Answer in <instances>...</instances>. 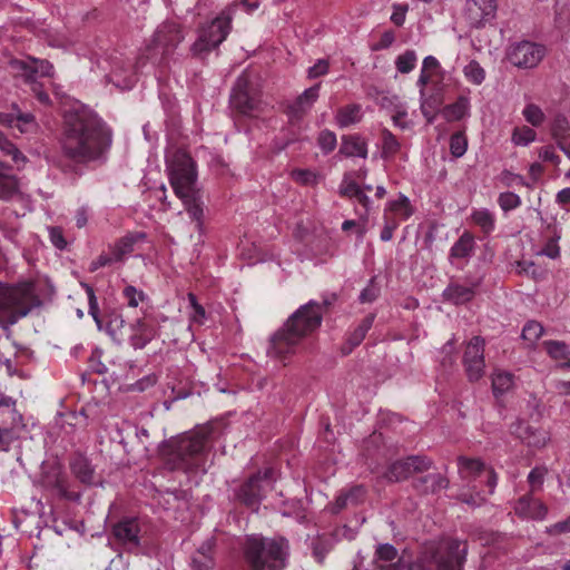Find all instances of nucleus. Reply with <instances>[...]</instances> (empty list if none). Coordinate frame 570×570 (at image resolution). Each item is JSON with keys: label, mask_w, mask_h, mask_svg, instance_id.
<instances>
[{"label": "nucleus", "mask_w": 570, "mask_h": 570, "mask_svg": "<svg viewBox=\"0 0 570 570\" xmlns=\"http://www.w3.org/2000/svg\"><path fill=\"white\" fill-rule=\"evenodd\" d=\"M471 218L473 223L476 224L485 234H490L495 227V218L493 214L487 208L474 210L471 214Z\"/></svg>", "instance_id": "obj_39"}, {"label": "nucleus", "mask_w": 570, "mask_h": 570, "mask_svg": "<svg viewBox=\"0 0 570 570\" xmlns=\"http://www.w3.org/2000/svg\"><path fill=\"white\" fill-rule=\"evenodd\" d=\"M463 366L470 382L479 381L484 374V340L474 336L468 343L463 354Z\"/></svg>", "instance_id": "obj_13"}, {"label": "nucleus", "mask_w": 570, "mask_h": 570, "mask_svg": "<svg viewBox=\"0 0 570 570\" xmlns=\"http://www.w3.org/2000/svg\"><path fill=\"white\" fill-rule=\"evenodd\" d=\"M498 203L503 212H510L521 205V198L512 191H505L499 195Z\"/></svg>", "instance_id": "obj_51"}, {"label": "nucleus", "mask_w": 570, "mask_h": 570, "mask_svg": "<svg viewBox=\"0 0 570 570\" xmlns=\"http://www.w3.org/2000/svg\"><path fill=\"white\" fill-rule=\"evenodd\" d=\"M115 539L128 551L140 546V527L136 518H125L112 527Z\"/></svg>", "instance_id": "obj_15"}, {"label": "nucleus", "mask_w": 570, "mask_h": 570, "mask_svg": "<svg viewBox=\"0 0 570 570\" xmlns=\"http://www.w3.org/2000/svg\"><path fill=\"white\" fill-rule=\"evenodd\" d=\"M568 532H570V515L566 520L559 521L547 528V533L550 535H558Z\"/></svg>", "instance_id": "obj_64"}, {"label": "nucleus", "mask_w": 570, "mask_h": 570, "mask_svg": "<svg viewBox=\"0 0 570 570\" xmlns=\"http://www.w3.org/2000/svg\"><path fill=\"white\" fill-rule=\"evenodd\" d=\"M62 155L73 164L58 163L63 173H75L78 164L101 159L111 146V131L94 112L79 110L66 117L60 140Z\"/></svg>", "instance_id": "obj_1"}, {"label": "nucleus", "mask_w": 570, "mask_h": 570, "mask_svg": "<svg viewBox=\"0 0 570 570\" xmlns=\"http://www.w3.org/2000/svg\"><path fill=\"white\" fill-rule=\"evenodd\" d=\"M129 343L135 350L144 348L157 335L155 323L151 318H137L129 324Z\"/></svg>", "instance_id": "obj_17"}, {"label": "nucleus", "mask_w": 570, "mask_h": 570, "mask_svg": "<svg viewBox=\"0 0 570 570\" xmlns=\"http://www.w3.org/2000/svg\"><path fill=\"white\" fill-rule=\"evenodd\" d=\"M350 505H357L365 500L366 489L363 485H354L348 491H343Z\"/></svg>", "instance_id": "obj_55"}, {"label": "nucleus", "mask_w": 570, "mask_h": 570, "mask_svg": "<svg viewBox=\"0 0 570 570\" xmlns=\"http://www.w3.org/2000/svg\"><path fill=\"white\" fill-rule=\"evenodd\" d=\"M230 20L225 17H216L207 26L200 28L197 40L190 47L193 57L204 58L216 49L228 36Z\"/></svg>", "instance_id": "obj_8"}, {"label": "nucleus", "mask_w": 570, "mask_h": 570, "mask_svg": "<svg viewBox=\"0 0 570 570\" xmlns=\"http://www.w3.org/2000/svg\"><path fill=\"white\" fill-rule=\"evenodd\" d=\"M124 296L128 301V305L130 307H137L139 302L145 298V294L141 291H138L135 286L128 285L124 289Z\"/></svg>", "instance_id": "obj_61"}, {"label": "nucleus", "mask_w": 570, "mask_h": 570, "mask_svg": "<svg viewBox=\"0 0 570 570\" xmlns=\"http://www.w3.org/2000/svg\"><path fill=\"white\" fill-rule=\"evenodd\" d=\"M18 193V181L10 174V167L0 161V199L9 200Z\"/></svg>", "instance_id": "obj_32"}, {"label": "nucleus", "mask_w": 570, "mask_h": 570, "mask_svg": "<svg viewBox=\"0 0 570 570\" xmlns=\"http://www.w3.org/2000/svg\"><path fill=\"white\" fill-rule=\"evenodd\" d=\"M374 318V314L366 315L360 322V324L351 333H348L344 344L341 347V352L343 355H348L356 346H358L363 342L367 332L371 330L373 325Z\"/></svg>", "instance_id": "obj_24"}, {"label": "nucleus", "mask_w": 570, "mask_h": 570, "mask_svg": "<svg viewBox=\"0 0 570 570\" xmlns=\"http://www.w3.org/2000/svg\"><path fill=\"white\" fill-rule=\"evenodd\" d=\"M547 50L544 46L523 40L509 47L507 58L514 67L531 69L541 62Z\"/></svg>", "instance_id": "obj_12"}, {"label": "nucleus", "mask_w": 570, "mask_h": 570, "mask_svg": "<svg viewBox=\"0 0 570 570\" xmlns=\"http://www.w3.org/2000/svg\"><path fill=\"white\" fill-rule=\"evenodd\" d=\"M539 158L543 161H549L554 165H559L561 161L560 156L556 153L554 147L552 145H548L540 148Z\"/></svg>", "instance_id": "obj_63"}, {"label": "nucleus", "mask_w": 570, "mask_h": 570, "mask_svg": "<svg viewBox=\"0 0 570 570\" xmlns=\"http://www.w3.org/2000/svg\"><path fill=\"white\" fill-rule=\"evenodd\" d=\"M330 70V62L327 59H318L312 67L307 70V77L309 79H315L321 76H324Z\"/></svg>", "instance_id": "obj_58"}, {"label": "nucleus", "mask_w": 570, "mask_h": 570, "mask_svg": "<svg viewBox=\"0 0 570 570\" xmlns=\"http://www.w3.org/2000/svg\"><path fill=\"white\" fill-rule=\"evenodd\" d=\"M321 324L322 305L312 299L295 311L271 337L267 355L277 360L293 355L302 340L316 331Z\"/></svg>", "instance_id": "obj_2"}, {"label": "nucleus", "mask_w": 570, "mask_h": 570, "mask_svg": "<svg viewBox=\"0 0 570 570\" xmlns=\"http://www.w3.org/2000/svg\"><path fill=\"white\" fill-rule=\"evenodd\" d=\"M0 125L18 128L20 132H28L36 127L35 116L22 112L17 105H12L11 112H0Z\"/></svg>", "instance_id": "obj_20"}, {"label": "nucleus", "mask_w": 570, "mask_h": 570, "mask_svg": "<svg viewBox=\"0 0 570 570\" xmlns=\"http://www.w3.org/2000/svg\"><path fill=\"white\" fill-rule=\"evenodd\" d=\"M519 438L529 446L541 448L548 441V433L531 425L519 426Z\"/></svg>", "instance_id": "obj_35"}, {"label": "nucleus", "mask_w": 570, "mask_h": 570, "mask_svg": "<svg viewBox=\"0 0 570 570\" xmlns=\"http://www.w3.org/2000/svg\"><path fill=\"white\" fill-rule=\"evenodd\" d=\"M495 0H466L464 16L472 28H480L495 17Z\"/></svg>", "instance_id": "obj_14"}, {"label": "nucleus", "mask_w": 570, "mask_h": 570, "mask_svg": "<svg viewBox=\"0 0 570 570\" xmlns=\"http://www.w3.org/2000/svg\"><path fill=\"white\" fill-rule=\"evenodd\" d=\"M147 234L144 232H130L110 245L109 250L115 254L114 259H118L120 263L135 250L137 244L145 242Z\"/></svg>", "instance_id": "obj_23"}, {"label": "nucleus", "mask_w": 570, "mask_h": 570, "mask_svg": "<svg viewBox=\"0 0 570 570\" xmlns=\"http://www.w3.org/2000/svg\"><path fill=\"white\" fill-rule=\"evenodd\" d=\"M470 99L465 96H460L453 104L446 105L442 115L446 121H459L469 115Z\"/></svg>", "instance_id": "obj_34"}, {"label": "nucleus", "mask_w": 570, "mask_h": 570, "mask_svg": "<svg viewBox=\"0 0 570 570\" xmlns=\"http://www.w3.org/2000/svg\"><path fill=\"white\" fill-rule=\"evenodd\" d=\"M321 82L307 88L294 102L288 105L287 114L292 119H301L318 98Z\"/></svg>", "instance_id": "obj_19"}, {"label": "nucleus", "mask_w": 570, "mask_h": 570, "mask_svg": "<svg viewBox=\"0 0 570 570\" xmlns=\"http://www.w3.org/2000/svg\"><path fill=\"white\" fill-rule=\"evenodd\" d=\"M468 553L466 542L449 538L426 546L416 559L417 570H463Z\"/></svg>", "instance_id": "obj_6"}, {"label": "nucleus", "mask_w": 570, "mask_h": 570, "mask_svg": "<svg viewBox=\"0 0 570 570\" xmlns=\"http://www.w3.org/2000/svg\"><path fill=\"white\" fill-rule=\"evenodd\" d=\"M433 466V461L425 455H410L391 463L383 478L391 483L409 479L414 473H423Z\"/></svg>", "instance_id": "obj_11"}, {"label": "nucleus", "mask_w": 570, "mask_h": 570, "mask_svg": "<svg viewBox=\"0 0 570 570\" xmlns=\"http://www.w3.org/2000/svg\"><path fill=\"white\" fill-rule=\"evenodd\" d=\"M550 134L556 144L570 139V122L563 114H557L550 126Z\"/></svg>", "instance_id": "obj_37"}, {"label": "nucleus", "mask_w": 570, "mask_h": 570, "mask_svg": "<svg viewBox=\"0 0 570 570\" xmlns=\"http://www.w3.org/2000/svg\"><path fill=\"white\" fill-rule=\"evenodd\" d=\"M463 75L470 83L475 86H480L481 83H483L487 76L485 70L474 59L464 66Z\"/></svg>", "instance_id": "obj_40"}, {"label": "nucleus", "mask_w": 570, "mask_h": 570, "mask_svg": "<svg viewBox=\"0 0 570 570\" xmlns=\"http://www.w3.org/2000/svg\"><path fill=\"white\" fill-rule=\"evenodd\" d=\"M275 471L272 468L257 472L244 482L236 492V498L248 508H256L267 490H272L275 482Z\"/></svg>", "instance_id": "obj_9"}, {"label": "nucleus", "mask_w": 570, "mask_h": 570, "mask_svg": "<svg viewBox=\"0 0 570 570\" xmlns=\"http://www.w3.org/2000/svg\"><path fill=\"white\" fill-rule=\"evenodd\" d=\"M401 149V144L397 138L389 130H382V157L387 158L397 154Z\"/></svg>", "instance_id": "obj_41"}, {"label": "nucleus", "mask_w": 570, "mask_h": 570, "mask_svg": "<svg viewBox=\"0 0 570 570\" xmlns=\"http://www.w3.org/2000/svg\"><path fill=\"white\" fill-rule=\"evenodd\" d=\"M81 286L86 289V293L88 295V303H89V314L92 316V318L95 320L98 328H101L102 327V321L99 316V307H98V301H97V297L95 295V291L94 288L86 284V283H81Z\"/></svg>", "instance_id": "obj_48"}, {"label": "nucleus", "mask_w": 570, "mask_h": 570, "mask_svg": "<svg viewBox=\"0 0 570 570\" xmlns=\"http://www.w3.org/2000/svg\"><path fill=\"white\" fill-rule=\"evenodd\" d=\"M187 297H188V302L193 308L190 320L194 323L203 324L206 318L205 308L197 302V297L194 293H188Z\"/></svg>", "instance_id": "obj_54"}, {"label": "nucleus", "mask_w": 570, "mask_h": 570, "mask_svg": "<svg viewBox=\"0 0 570 570\" xmlns=\"http://www.w3.org/2000/svg\"><path fill=\"white\" fill-rule=\"evenodd\" d=\"M0 420L2 425L12 428L13 431L24 428L23 416L17 410V401L7 395L0 396Z\"/></svg>", "instance_id": "obj_18"}, {"label": "nucleus", "mask_w": 570, "mask_h": 570, "mask_svg": "<svg viewBox=\"0 0 570 570\" xmlns=\"http://www.w3.org/2000/svg\"><path fill=\"white\" fill-rule=\"evenodd\" d=\"M293 178L302 185H315L317 175L308 169H296L292 173Z\"/></svg>", "instance_id": "obj_57"}, {"label": "nucleus", "mask_w": 570, "mask_h": 570, "mask_svg": "<svg viewBox=\"0 0 570 570\" xmlns=\"http://www.w3.org/2000/svg\"><path fill=\"white\" fill-rule=\"evenodd\" d=\"M458 465L462 479L479 478L485 473L487 469L489 468L482 460L466 456H459Z\"/></svg>", "instance_id": "obj_33"}, {"label": "nucleus", "mask_w": 570, "mask_h": 570, "mask_svg": "<svg viewBox=\"0 0 570 570\" xmlns=\"http://www.w3.org/2000/svg\"><path fill=\"white\" fill-rule=\"evenodd\" d=\"M513 385V375L507 372H500L492 377V390L494 395H502Z\"/></svg>", "instance_id": "obj_42"}, {"label": "nucleus", "mask_w": 570, "mask_h": 570, "mask_svg": "<svg viewBox=\"0 0 570 570\" xmlns=\"http://www.w3.org/2000/svg\"><path fill=\"white\" fill-rule=\"evenodd\" d=\"M514 510L517 514L530 519H543L548 512L543 503L530 497L520 498Z\"/></svg>", "instance_id": "obj_27"}, {"label": "nucleus", "mask_w": 570, "mask_h": 570, "mask_svg": "<svg viewBox=\"0 0 570 570\" xmlns=\"http://www.w3.org/2000/svg\"><path fill=\"white\" fill-rule=\"evenodd\" d=\"M0 149L3 154L11 156L14 163H18L20 159L24 160V156L19 151L13 142H11L7 136L0 131Z\"/></svg>", "instance_id": "obj_52"}, {"label": "nucleus", "mask_w": 570, "mask_h": 570, "mask_svg": "<svg viewBox=\"0 0 570 570\" xmlns=\"http://www.w3.org/2000/svg\"><path fill=\"white\" fill-rule=\"evenodd\" d=\"M116 87L126 90L130 89L136 82V76L131 62L121 65L120 67L115 66L108 76Z\"/></svg>", "instance_id": "obj_29"}, {"label": "nucleus", "mask_w": 570, "mask_h": 570, "mask_svg": "<svg viewBox=\"0 0 570 570\" xmlns=\"http://www.w3.org/2000/svg\"><path fill=\"white\" fill-rule=\"evenodd\" d=\"M548 354L554 360L567 361L570 352L567 348V345L562 342L558 341H548L544 343Z\"/></svg>", "instance_id": "obj_49"}, {"label": "nucleus", "mask_w": 570, "mask_h": 570, "mask_svg": "<svg viewBox=\"0 0 570 570\" xmlns=\"http://www.w3.org/2000/svg\"><path fill=\"white\" fill-rule=\"evenodd\" d=\"M41 304L31 283L0 282V325L8 330Z\"/></svg>", "instance_id": "obj_5"}, {"label": "nucleus", "mask_w": 570, "mask_h": 570, "mask_svg": "<svg viewBox=\"0 0 570 570\" xmlns=\"http://www.w3.org/2000/svg\"><path fill=\"white\" fill-rule=\"evenodd\" d=\"M69 468L73 476L85 485L95 484V468L82 453H73L69 459Z\"/></svg>", "instance_id": "obj_21"}, {"label": "nucleus", "mask_w": 570, "mask_h": 570, "mask_svg": "<svg viewBox=\"0 0 570 570\" xmlns=\"http://www.w3.org/2000/svg\"><path fill=\"white\" fill-rule=\"evenodd\" d=\"M167 170L170 185L189 214L200 227L204 217L202 195L196 187V164L185 150L177 149L167 157Z\"/></svg>", "instance_id": "obj_4"}, {"label": "nucleus", "mask_w": 570, "mask_h": 570, "mask_svg": "<svg viewBox=\"0 0 570 570\" xmlns=\"http://www.w3.org/2000/svg\"><path fill=\"white\" fill-rule=\"evenodd\" d=\"M397 550L394 546L390 544V543H380L377 544L376 547V550H375V562L377 563V566L380 564L379 562L381 561H384V562H393V561H397L400 558H397Z\"/></svg>", "instance_id": "obj_46"}, {"label": "nucleus", "mask_w": 570, "mask_h": 570, "mask_svg": "<svg viewBox=\"0 0 570 570\" xmlns=\"http://www.w3.org/2000/svg\"><path fill=\"white\" fill-rule=\"evenodd\" d=\"M522 116L533 127H540L546 120L544 112L535 104H528L522 110Z\"/></svg>", "instance_id": "obj_44"}, {"label": "nucleus", "mask_w": 570, "mask_h": 570, "mask_svg": "<svg viewBox=\"0 0 570 570\" xmlns=\"http://www.w3.org/2000/svg\"><path fill=\"white\" fill-rule=\"evenodd\" d=\"M47 487L55 490L58 495L65 500L79 502L81 499L80 491L70 489V482L67 475L60 471L47 478Z\"/></svg>", "instance_id": "obj_26"}, {"label": "nucleus", "mask_w": 570, "mask_h": 570, "mask_svg": "<svg viewBox=\"0 0 570 570\" xmlns=\"http://www.w3.org/2000/svg\"><path fill=\"white\" fill-rule=\"evenodd\" d=\"M475 247L474 236L464 232L450 249V259H462L472 256Z\"/></svg>", "instance_id": "obj_31"}, {"label": "nucleus", "mask_w": 570, "mask_h": 570, "mask_svg": "<svg viewBox=\"0 0 570 570\" xmlns=\"http://www.w3.org/2000/svg\"><path fill=\"white\" fill-rule=\"evenodd\" d=\"M468 148V140L463 132H454L450 138V151L455 158L462 157Z\"/></svg>", "instance_id": "obj_47"}, {"label": "nucleus", "mask_w": 570, "mask_h": 570, "mask_svg": "<svg viewBox=\"0 0 570 570\" xmlns=\"http://www.w3.org/2000/svg\"><path fill=\"white\" fill-rule=\"evenodd\" d=\"M417 57L414 50H406L395 60V67L401 73H409L415 67Z\"/></svg>", "instance_id": "obj_45"}, {"label": "nucleus", "mask_w": 570, "mask_h": 570, "mask_svg": "<svg viewBox=\"0 0 570 570\" xmlns=\"http://www.w3.org/2000/svg\"><path fill=\"white\" fill-rule=\"evenodd\" d=\"M537 132L532 128L522 126L513 129L511 140L517 146H527L534 141Z\"/></svg>", "instance_id": "obj_43"}, {"label": "nucleus", "mask_w": 570, "mask_h": 570, "mask_svg": "<svg viewBox=\"0 0 570 570\" xmlns=\"http://www.w3.org/2000/svg\"><path fill=\"white\" fill-rule=\"evenodd\" d=\"M213 433L210 425H203L166 442L163 448L165 463L171 471L194 472L203 470L207 443Z\"/></svg>", "instance_id": "obj_3"}, {"label": "nucleus", "mask_w": 570, "mask_h": 570, "mask_svg": "<svg viewBox=\"0 0 570 570\" xmlns=\"http://www.w3.org/2000/svg\"><path fill=\"white\" fill-rule=\"evenodd\" d=\"M338 154L345 157H367V144L358 135H347L342 137Z\"/></svg>", "instance_id": "obj_28"}, {"label": "nucleus", "mask_w": 570, "mask_h": 570, "mask_svg": "<svg viewBox=\"0 0 570 570\" xmlns=\"http://www.w3.org/2000/svg\"><path fill=\"white\" fill-rule=\"evenodd\" d=\"M185 39L181 27L174 21H165L156 29L148 57L154 63L167 66L176 48Z\"/></svg>", "instance_id": "obj_7"}, {"label": "nucleus", "mask_w": 570, "mask_h": 570, "mask_svg": "<svg viewBox=\"0 0 570 570\" xmlns=\"http://www.w3.org/2000/svg\"><path fill=\"white\" fill-rule=\"evenodd\" d=\"M387 212H391L397 215L401 219L405 220L413 214V208L411 206L410 199L404 195H400L397 199L391 200L387 204L385 213L387 214Z\"/></svg>", "instance_id": "obj_38"}, {"label": "nucleus", "mask_w": 570, "mask_h": 570, "mask_svg": "<svg viewBox=\"0 0 570 570\" xmlns=\"http://www.w3.org/2000/svg\"><path fill=\"white\" fill-rule=\"evenodd\" d=\"M317 144L324 154H330L337 145L336 135L327 129L322 130L318 135Z\"/></svg>", "instance_id": "obj_50"}, {"label": "nucleus", "mask_w": 570, "mask_h": 570, "mask_svg": "<svg viewBox=\"0 0 570 570\" xmlns=\"http://www.w3.org/2000/svg\"><path fill=\"white\" fill-rule=\"evenodd\" d=\"M542 334L543 326L535 321L528 322L522 330V338L530 343H534Z\"/></svg>", "instance_id": "obj_53"}, {"label": "nucleus", "mask_w": 570, "mask_h": 570, "mask_svg": "<svg viewBox=\"0 0 570 570\" xmlns=\"http://www.w3.org/2000/svg\"><path fill=\"white\" fill-rule=\"evenodd\" d=\"M191 570H216V539L209 538L191 553L189 558Z\"/></svg>", "instance_id": "obj_16"}, {"label": "nucleus", "mask_w": 570, "mask_h": 570, "mask_svg": "<svg viewBox=\"0 0 570 570\" xmlns=\"http://www.w3.org/2000/svg\"><path fill=\"white\" fill-rule=\"evenodd\" d=\"M12 68L20 71L27 81L32 82L33 76L40 73L45 77L53 75V66L47 60L32 59L30 62L24 60H12Z\"/></svg>", "instance_id": "obj_22"}, {"label": "nucleus", "mask_w": 570, "mask_h": 570, "mask_svg": "<svg viewBox=\"0 0 570 570\" xmlns=\"http://www.w3.org/2000/svg\"><path fill=\"white\" fill-rule=\"evenodd\" d=\"M114 258H115V254H112L110 250H109V254L102 253L95 261H92L90 263L89 271L96 272L101 267L111 265L114 263H119L118 259H114Z\"/></svg>", "instance_id": "obj_59"}, {"label": "nucleus", "mask_w": 570, "mask_h": 570, "mask_svg": "<svg viewBox=\"0 0 570 570\" xmlns=\"http://www.w3.org/2000/svg\"><path fill=\"white\" fill-rule=\"evenodd\" d=\"M500 180L505 187H513V186L530 187V185L524 180V178L521 175L513 174L509 170H503L501 173Z\"/></svg>", "instance_id": "obj_56"}, {"label": "nucleus", "mask_w": 570, "mask_h": 570, "mask_svg": "<svg viewBox=\"0 0 570 570\" xmlns=\"http://www.w3.org/2000/svg\"><path fill=\"white\" fill-rule=\"evenodd\" d=\"M230 105L244 116H254L262 109V100L258 91L250 83L248 76L240 75L233 88Z\"/></svg>", "instance_id": "obj_10"}, {"label": "nucleus", "mask_w": 570, "mask_h": 570, "mask_svg": "<svg viewBox=\"0 0 570 570\" xmlns=\"http://www.w3.org/2000/svg\"><path fill=\"white\" fill-rule=\"evenodd\" d=\"M399 222L395 218H391L386 213L384 214V227L381 232V240L389 242L393 237V232L397 228Z\"/></svg>", "instance_id": "obj_60"}, {"label": "nucleus", "mask_w": 570, "mask_h": 570, "mask_svg": "<svg viewBox=\"0 0 570 570\" xmlns=\"http://www.w3.org/2000/svg\"><path fill=\"white\" fill-rule=\"evenodd\" d=\"M473 286H463L458 283H450L443 291V298L446 302H451L455 305L464 304L470 302L474 297Z\"/></svg>", "instance_id": "obj_30"}, {"label": "nucleus", "mask_w": 570, "mask_h": 570, "mask_svg": "<svg viewBox=\"0 0 570 570\" xmlns=\"http://www.w3.org/2000/svg\"><path fill=\"white\" fill-rule=\"evenodd\" d=\"M17 431L12 428L0 426V451H8L12 441L17 438Z\"/></svg>", "instance_id": "obj_62"}, {"label": "nucleus", "mask_w": 570, "mask_h": 570, "mask_svg": "<svg viewBox=\"0 0 570 570\" xmlns=\"http://www.w3.org/2000/svg\"><path fill=\"white\" fill-rule=\"evenodd\" d=\"M361 119V106L357 104L344 106L336 114V124L342 128L357 124Z\"/></svg>", "instance_id": "obj_36"}, {"label": "nucleus", "mask_w": 570, "mask_h": 570, "mask_svg": "<svg viewBox=\"0 0 570 570\" xmlns=\"http://www.w3.org/2000/svg\"><path fill=\"white\" fill-rule=\"evenodd\" d=\"M449 480L441 473H430L413 480V488L422 494H434L449 487Z\"/></svg>", "instance_id": "obj_25"}]
</instances>
